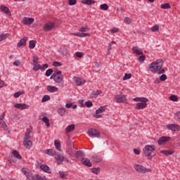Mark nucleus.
<instances>
[{
    "label": "nucleus",
    "instance_id": "nucleus-31",
    "mask_svg": "<svg viewBox=\"0 0 180 180\" xmlns=\"http://www.w3.org/2000/svg\"><path fill=\"white\" fill-rule=\"evenodd\" d=\"M12 154L13 157H15V158H18V160H22V155H20V153L18 152V150H13L12 152Z\"/></svg>",
    "mask_w": 180,
    "mask_h": 180
},
{
    "label": "nucleus",
    "instance_id": "nucleus-30",
    "mask_svg": "<svg viewBox=\"0 0 180 180\" xmlns=\"http://www.w3.org/2000/svg\"><path fill=\"white\" fill-rule=\"evenodd\" d=\"M106 110V106H101L98 110H96V115H100V113H103Z\"/></svg>",
    "mask_w": 180,
    "mask_h": 180
},
{
    "label": "nucleus",
    "instance_id": "nucleus-62",
    "mask_svg": "<svg viewBox=\"0 0 180 180\" xmlns=\"http://www.w3.org/2000/svg\"><path fill=\"white\" fill-rule=\"evenodd\" d=\"M59 175L60 176V178H65V176H67V174H65V173H64V172H59Z\"/></svg>",
    "mask_w": 180,
    "mask_h": 180
},
{
    "label": "nucleus",
    "instance_id": "nucleus-34",
    "mask_svg": "<svg viewBox=\"0 0 180 180\" xmlns=\"http://www.w3.org/2000/svg\"><path fill=\"white\" fill-rule=\"evenodd\" d=\"M75 157L77 159L79 158V157H85V153L82 150H78L75 153Z\"/></svg>",
    "mask_w": 180,
    "mask_h": 180
},
{
    "label": "nucleus",
    "instance_id": "nucleus-44",
    "mask_svg": "<svg viewBox=\"0 0 180 180\" xmlns=\"http://www.w3.org/2000/svg\"><path fill=\"white\" fill-rule=\"evenodd\" d=\"M25 94V91H18L13 94L14 98H19L20 95H23Z\"/></svg>",
    "mask_w": 180,
    "mask_h": 180
},
{
    "label": "nucleus",
    "instance_id": "nucleus-9",
    "mask_svg": "<svg viewBox=\"0 0 180 180\" xmlns=\"http://www.w3.org/2000/svg\"><path fill=\"white\" fill-rule=\"evenodd\" d=\"M167 129L172 131H179L180 126L176 124H169L166 125Z\"/></svg>",
    "mask_w": 180,
    "mask_h": 180
},
{
    "label": "nucleus",
    "instance_id": "nucleus-58",
    "mask_svg": "<svg viewBox=\"0 0 180 180\" xmlns=\"http://www.w3.org/2000/svg\"><path fill=\"white\" fill-rule=\"evenodd\" d=\"M124 21L125 23H128V25L131 23V19H130V18H129V17H126L124 18Z\"/></svg>",
    "mask_w": 180,
    "mask_h": 180
},
{
    "label": "nucleus",
    "instance_id": "nucleus-13",
    "mask_svg": "<svg viewBox=\"0 0 180 180\" xmlns=\"http://www.w3.org/2000/svg\"><path fill=\"white\" fill-rule=\"evenodd\" d=\"M14 108L16 109H20L21 110H25V109H29V105L25 103H16L14 105Z\"/></svg>",
    "mask_w": 180,
    "mask_h": 180
},
{
    "label": "nucleus",
    "instance_id": "nucleus-64",
    "mask_svg": "<svg viewBox=\"0 0 180 180\" xmlns=\"http://www.w3.org/2000/svg\"><path fill=\"white\" fill-rule=\"evenodd\" d=\"M176 120H180V112H177L175 115Z\"/></svg>",
    "mask_w": 180,
    "mask_h": 180
},
{
    "label": "nucleus",
    "instance_id": "nucleus-33",
    "mask_svg": "<svg viewBox=\"0 0 180 180\" xmlns=\"http://www.w3.org/2000/svg\"><path fill=\"white\" fill-rule=\"evenodd\" d=\"M82 4L84 5H94L95 4L94 0H82Z\"/></svg>",
    "mask_w": 180,
    "mask_h": 180
},
{
    "label": "nucleus",
    "instance_id": "nucleus-24",
    "mask_svg": "<svg viewBox=\"0 0 180 180\" xmlns=\"http://www.w3.org/2000/svg\"><path fill=\"white\" fill-rule=\"evenodd\" d=\"M101 94H102V91L101 90L93 91L90 94V97L98 98V96H99V95H101Z\"/></svg>",
    "mask_w": 180,
    "mask_h": 180
},
{
    "label": "nucleus",
    "instance_id": "nucleus-35",
    "mask_svg": "<svg viewBox=\"0 0 180 180\" xmlns=\"http://www.w3.org/2000/svg\"><path fill=\"white\" fill-rule=\"evenodd\" d=\"M41 120L42 122H44V123H45L47 127H50V120H49L47 117L46 116L43 117Z\"/></svg>",
    "mask_w": 180,
    "mask_h": 180
},
{
    "label": "nucleus",
    "instance_id": "nucleus-3",
    "mask_svg": "<svg viewBox=\"0 0 180 180\" xmlns=\"http://www.w3.org/2000/svg\"><path fill=\"white\" fill-rule=\"evenodd\" d=\"M143 154L148 158V160H153V153L155 151V146L148 145L146 146L143 150Z\"/></svg>",
    "mask_w": 180,
    "mask_h": 180
},
{
    "label": "nucleus",
    "instance_id": "nucleus-27",
    "mask_svg": "<svg viewBox=\"0 0 180 180\" xmlns=\"http://www.w3.org/2000/svg\"><path fill=\"white\" fill-rule=\"evenodd\" d=\"M58 113L60 116H65V113H67V109L64 108H60L58 109Z\"/></svg>",
    "mask_w": 180,
    "mask_h": 180
},
{
    "label": "nucleus",
    "instance_id": "nucleus-46",
    "mask_svg": "<svg viewBox=\"0 0 180 180\" xmlns=\"http://www.w3.org/2000/svg\"><path fill=\"white\" fill-rule=\"evenodd\" d=\"M0 126L4 129V130L7 129L8 126H6V124L5 123V121L1 120L0 121Z\"/></svg>",
    "mask_w": 180,
    "mask_h": 180
},
{
    "label": "nucleus",
    "instance_id": "nucleus-16",
    "mask_svg": "<svg viewBox=\"0 0 180 180\" xmlns=\"http://www.w3.org/2000/svg\"><path fill=\"white\" fill-rule=\"evenodd\" d=\"M85 82V79L81 77H75V83L76 84V85H77V86H81V85H84Z\"/></svg>",
    "mask_w": 180,
    "mask_h": 180
},
{
    "label": "nucleus",
    "instance_id": "nucleus-18",
    "mask_svg": "<svg viewBox=\"0 0 180 180\" xmlns=\"http://www.w3.org/2000/svg\"><path fill=\"white\" fill-rule=\"evenodd\" d=\"M0 10L4 13H6V15H7L8 16L12 15V13H11V10H9V8L5 6H1Z\"/></svg>",
    "mask_w": 180,
    "mask_h": 180
},
{
    "label": "nucleus",
    "instance_id": "nucleus-32",
    "mask_svg": "<svg viewBox=\"0 0 180 180\" xmlns=\"http://www.w3.org/2000/svg\"><path fill=\"white\" fill-rule=\"evenodd\" d=\"M54 144H55V147H56V150H58V151H61V142H60L57 140H55Z\"/></svg>",
    "mask_w": 180,
    "mask_h": 180
},
{
    "label": "nucleus",
    "instance_id": "nucleus-7",
    "mask_svg": "<svg viewBox=\"0 0 180 180\" xmlns=\"http://www.w3.org/2000/svg\"><path fill=\"white\" fill-rule=\"evenodd\" d=\"M134 168L135 170H136L137 172H139V174H146V172H151L150 169H147L141 165H135L134 166Z\"/></svg>",
    "mask_w": 180,
    "mask_h": 180
},
{
    "label": "nucleus",
    "instance_id": "nucleus-61",
    "mask_svg": "<svg viewBox=\"0 0 180 180\" xmlns=\"http://www.w3.org/2000/svg\"><path fill=\"white\" fill-rule=\"evenodd\" d=\"M53 67H61L62 64L60 62H53Z\"/></svg>",
    "mask_w": 180,
    "mask_h": 180
},
{
    "label": "nucleus",
    "instance_id": "nucleus-57",
    "mask_svg": "<svg viewBox=\"0 0 180 180\" xmlns=\"http://www.w3.org/2000/svg\"><path fill=\"white\" fill-rule=\"evenodd\" d=\"M79 105H80V108H85V104H84V99L79 100Z\"/></svg>",
    "mask_w": 180,
    "mask_h": 180
},
{
    "label": "nucleus",
    "instance_id": "nucleus-51",
    "mask_svg": "<svg viewBox=\"0 0 180 180\" xmlns=\"http://www.w3.org/2000/svg\"><path fill=\"white\" fill-rule=\"evenodd\" d=\"M91 172H93V174L98 175L99 174V168H92Z\"/></svg>",
    "mask_w": 180,
    "mask_h": 180
},
{
    "label": "nucleus",
    "instance_id": "nucleus-36",
    "mask_svg": "<svg viewBox=\"0 0 180 180\" xmlns=\"http://www.w3.org/2000/svg\"><path fill=\"white\" fill-rule=\"evenodd\" d=\"M161 153L165 155H172V154H174V150H161Z\"/></svg>",
    "mask_w": 180,
    "mask_h": 180
},
{
    "label": "nucleus",
    "instance_id": "nucleus-59",
    "mask_svg": "<svg viewBox=\"0 0 180 180\" xmlns=\"http://www.w3.org/2000/svg\"><path fill=\"white\" fill-rule=\"evenodd\" d=\"M49 68V65L45 63L42 66H41V71H44V70Z\"/></svg>",
    "mask_w": 180,
    "mask_h": 180
},
{
    "label": "nucleus",
    "instance_id": "nucleus-54",
    "mask_svg": "<svg viewBox=\"0 0 180 180\" xmlns=\"http://www.w3.org/2000/svg\"><path fill=\"white\" fill-rule=\"evenodd\" d=\"M77 4V0H69L70 6H72Z\"/></svg>",
    "mask_w": 180,
    "mask_h": 180
},
{
    "label": "nucleus",
    "instance_id": "nucleus-14",
    "mask_svg": "<svg viewBox=\"0 0 180 180\" xmlns=\"http://www.w3.org/2000/svg\"><path fill=\"white\" fill-rule=\"evenodd\" d=\"M132 51L136 56H142V54H144L143 50L137 46H134L132 48Z\"/></svg>",
    "mask_w": 180,
    "mask_h": 180
},
{
    "label": "nucleus",
    "instance_id": "nucleus-45",
    "mask_svg": "<svg viewBox=\"0 0 180 180\" xmlns=\"http://www.w3.org/2000/svg\"><path fill=\"white\" fill-rule=\"evenodd\" d=\"M89 30V28L88 27H82L79 29V32H82L84 33V32H88Z\"/></svg>",
    "mask_w": 180,
    "mask_h": 180
},
{
    "label": "nucleus",
    "instance_id": "nucleus-22",
    "mask_svg": "<svg viewBox=\"0 0 180 180\" xmlns=\"http://www.w3.org/2000/svg\"><path fill=\"white\" fill-rule=\"evenodd\" d=\"M134 102H142L144 103H147L148 102V98L145 97H136L134 98Z\"/></svg>",
    "mask_w": 180,
    "mask_h": 180
},
{
    "label": "nucleus",
    "instance_id": "nucleus-56",
    "mask_svg": "<svg viewBox=\"0 0 180 180\" xmlns=\"http://www.w3.org/2000/svg\"><path fill=\"white\" fill-rule=\"evenodd\" d=\"M76 57H78V58H82V57H84V53L77 52L76 53Z\"/></svg>",
    "mask_w": 180,
    "mask_h": 180
},
{
    "label": "nucleus",
    "instance_id": "nucleus-28",
    "mask_svg": "<svg viewBox=\"0 0 180 180\" xmlns=\"http://www.w3.org/2000/svg\"><path fill=\"white\" fill-rule=\"evenodd\" d=\"M92 160L94 162H101V161H102V158H101V156H98V155H94L92 156Z\"/></svg>",
    "mask_w": 180,
    "mask_h": 180
},
{
    "label": "nucleus",
    "instance_id": "nucleus-41",
    "mask_svg": "<svg viewBox=\"0 0 180 180\" xmlns=\"http://www.w3.org/2000/svg\"><path fill=\"white\" fill-rule=\"evenodd\" d=\"M33 70L34 71H39V70H41V65L33 64Z\"/></svg>",
    "mask_w": 180,
    "mask_h": 180
},
{
    "label": "nucleus",
    "instance_id": "nucleus-55",
    "mask_svg": "<svg viewBox=\"0 0 180 180\" xmlns=\"http://www.w3.org/2000/svg\"><path fill=\"white\" fill-rule=\"evenodd\" d=\"M29 169H26V168H22V174L26 176L27 175V174L29 173Z\"/></svg>",
    "mask_w": 180,
    "mask_h": 180
},
{
    "label": "nucleus",
    "instance_id": "nucleus-8",
    "mask_svg": "<svg viewBox=\"0 0 180 180\" xmlns=\"http://www.w3.org/2000/svg\"><path fill=\"white\" fill-rule=\"evenodd\" d=\"M115 99L117 103H127V98L126 95L119 94L115 96Z\"/></svg>",
    "mask_w": 180,
    "mask_h": 180
},
{
    "label": "nucleus",
    "instance_id": "nucleus-17",
    "mask_svg": "<svg viewBox=\"0 0 180 180\" xmlns=\"http://www.w3.org/2000/svg\"><path fill=\"white\" fill-rule=\"evenodd\" d=\"M27 37H24L22 39L20 40V41L17 44L18 48L22 47V46H26V43L27 42Z\"/></svg>",
    "mask_w": 180,
    "mask_h": 180
},
{
    "label": "nucleus",
    "instance_id": "nucleus-29",
    "mask_svg": "<svg viewBox=\"0 0 180 180\" xmlns=\"http://www.w3.org/2000/svg\"><path fill=\"white\" fill-rule=\"evenodd\" d=\"M45 153L46 154H47V155H51V156H54L56 154V150L53 149H46L45 150Z\"/></svg>",
    "mask_w": 180,
    "mask_h": 180
},
{
    "label": "nucleus",
    "instance_id": "nucleus-1",
    "mask_svg": "<svg viewBox=\"0 0 180 180\" xmlns=\"http://www.w3.org/2000/svg\"><path fill=\"white\" fill-rule=\"evenodd\" d=\"M164 65V60L162 59L157 60L148 65V68L151 72H158V74H162L160 77V81H165L167 79V75L164 74L165 70L162 69Z\"/></svg>",
    "mask_w": 180,
    "mask_h": 180
},
{
    "label": "nucleus",
    "instance_id": "nucleus-38",
    "mask_svg": "<svg viewBox=\"0 0 180 180\" xmlns=\"http://www.w3.org/2000/svg\"><path fill=\"white\" fill-rule=\"evenodd\" d=\"M36 41L34 40H30L29 42V47L30 49H34V47H36Z\"/></svg>",
    "mask_w": 180,
    "mask_h": 180
},
{
    "label": "nucleus",
    "instance_id": "nucleus-63",
    "mask_svg": "<svg viewBox=\"0 0 180 180\" xmlns=\"http://www.w3.org/2000/svg\"><path fill=\"white\" fill-rule=\"evenodd\" d=\"M13 64L14 65H15V67H19V65H20V61H19V60H15V61H14V62L13 63Z\"/></svg>",
    "mask_w": 180,
    "mask_h": 180
},
{
    "label": "nucleus",
    "instance_id": "nucleus-47",
    "mask_svg": "<svg viewBox=\"0 0 180 180\" xmlns=\"http://www.w3.org/2000/svg\"><path fill=\"white\" fill-rule=\"evenodd\" d=\"M47 101H50V96L49 95L44 96L41 99V102H47Z\"/></svg>",
    "mask_w": 180,
    "mask_h": 180
},
{
    "label": "nucleus",
    "instance_id": "nucleus-39",
    "mask_svg": "<svg viewBox=\"0 0 180 180\" xmlns=\"http://www.w3.org/2000/svg\"><path fill=\"white\" fill-rule=\"evenodd\" d=\"M9 37V34H0V41H2V40H5L6 39H8Z\"/></svg>",
    "mask_w": 180,
    "mask_h": 180
},
{
    "label": "nucleus",
    "instance_id": "nucleus-37",
    "mask_svg": "<svg viewBox=\"0 0 180 180\" xmlns=\"http://www.w3.org/2000/svg\"><path fill=\"white\" fill-rule=\"evenodd\" d=\"M160 8L162 9H171V5L169 3L161 4Z\"/></svg>",
    "mask_w": 180,
    "mask_h": 180
},
{
    "label": "nucleus",
    "instance_id": "nucleus-25",
    "mask_svg": "<svg viewBox=\"0 0 180 180\" xmlns=\"http://www.w3.org/2000/svg\"><path fill=\"white\" fill-rule=\"evenodd\" d=\"M73 34L74 36H77V37H88L89 36V33L84 32H75Z\"/></svg>",
    "mask_w": 180,
    "mask_h": 180
},
{
    "label": "nucleus",
    "instance_id": "nucleus-48",
    "mask_svg": "<svg viewBox=\"0 0 180 180\" xmlns=\"http://www.w3.org/2000/svg\"><path fill=\"white\" fill-rule=\"evenodd\" d=\"M51 74H53V69H48L46 71L45 75H46V77H50V75H51Z\"/></svg>",
    "mask_w": 180,
    "mask_h": 180
},
{
    "label": "nucleus",
    "instance_id": "nucleus-52",
    "mask_svg": "<svg viewBox=\"0 0 180 180\" xmlns=\"http://www.w3.org/2000/svg\"><path fill=\"white\" fill-rule=\"evenodd\" d=\"M145 60H146V56L143 54L139 58V63H144Z\"/></svg>",
    "mask_w": 180,
    "mask_h": 180
},
{
    "label": "nucleus",
    "instance_id": "nucleus-2",
    "mask_svg": "<svg viewBox=\"0 0 180 180\" xmlns=\"http://www.w3.org/2000/svg\"><path fill=\"white\" fill-rule=\"evenodd\" d=\"M50 78L51 79H53L58 84V86H64V77H63L61 71L55 72Z\"/></svg>",
    "mask_w": 180,
    "mask_h": 180
},
{
    "label": "nucleus",
    "instance_id": "nucleus-50",
    "mask_svg": "<svg viewBox=\"0 0 180 180\" xmlns=\"http://www.w3.org/2000/svg\"><path fill=\"white\" fill-rule=\"evenodd\" d=\"M170 101H173V102H176L178 101V96L175 95H172L169 97Z\"/></svg>",
    "mask_w": 180,
    "mask_h": 180
},
{
    "label": "nucleus",
    "instance_id": "nucleus-11",
    "mask_svg": "<svg viewBox=\"0 0 180 180\" xmlns=\"http://www.w3.org/2000/svg\"><path fill=\"white\" fill-rule=\"evenodd\" d=\"M171 140V137L169 136H162L158 140V144L159 146H162V144H165L167 141H169Z\"/></svg>",
    "mask_w": 180,
    "mask_h": 180
},
{
    "label": "nucleus",
    "instance_id": "nucleus-5",
    "mask_svg": "<svg viewBox=\"0 0 180 180\" xmlns=\"http://www.w3.org/2000/svg\"><path fill=\"white\" fill-rule=\"evenodd\" d=\"M44 32H51L53 29H56V22L53 21H48L44 25Z\"/></svg>",
    "mask_w": 180,
    "mask_h": 180
},
{
    "label": "nucleus",
    "instance_id": "nucleus-15",
    "mask_svg": "<svg viewBox=\"0 0 180 180\" xmlns=\"http://www.w3.org/2000/svg\"><path fill=\"white\" fill-rule=\"evenodd\" d=\"M33 22H34V18L25 17L22 19V23H23V25H32V23H33Z\"/></svg>",
    "mask_w": 180,
    "mask_h": 180
},
{
    "label": "nucleus",
    "instance_id": "nucleus-49",
    "mask_svg": "<svg viewBox=\"0 0 180 180\" xmlns=\"http://www.w3.org/2000/svg\"><path fill=\"white\" fill-rule=\"evenodd\" d=\"M32 61H33V64H39V58L37 57V56H34L32 57Z\"/></svg>",
    "mask_w": 180,
    "mask_h": 180
},
{
    "label": "nucleus",
    "instance_id": "nucleus-20",
    "mask_svg": "<svg viewBox=\"0 0 180 180\" xmlns=\"http://www.w3.org/2000/svg\"><path fill=\"white\" fill-rule=\"evenodd\" d=\"M40 169H41V171H44V172H46V174L51 173V169H50V167H49L47 165H41Z\"/></svg>",
    "mask_w": 180,
    "mask_h": 180
},
{
    "label": "nucleus",
    "instance_id": "nucleus-60",
    "mask_svg": "<svg viewBox=\"0 0 180 180\" xmlns=\"http://www.w3.org/2000/svg\"><path fill=\"white\" fill-rule=\"evenodd\" d=\"M37 180H49L46 176H40L38 174V179Z\"/></svg>",
    "mask_w": 180,
    "mask_h": 180
},
{
    "label": "nucleus",
    "instance_id": "nucleus-53",
    "mask_svg": "<svg viewBox=\"0 0 180 180\" xmlns=\"http://www.w3.org/2000/svg\"><path fill=\"white\" fill-rule=\"evenodd\" d=\"M152 32H158L160 30V27L158 25H155L151 27Z\"/></svg>",
    "mask_w": 180,
    "mask_h": 180
},
{
    "label": "nucleus",
    "instance_id": "nucleus-19",
    "mask_svg": "<svg viewBox=\"0 0 180 180\" xmlns=\"http://www.w3.org/2000/svg\"><path fill=\"white\" fill-rule=\"evenodd\" d=\"M82 163L83 165H86V167H92V162H91V160L88 158H82Z\"/></svg>",
    "mask_w": 180,
    "mask_h": 180
},
{
    "label": "nucleus",
    "instance_id": "nucleus-43",
    "mask_svg": "<svg viewBox=\"0 0 180 180\" xmlns=\"http://www.w3.org/2000/svg\"><path fill=\"white\" fill-rule=\"evenodd\" d=\"M93 105L94 103L91 101H88L84 103V106H86V108H91Z\"/></svg>",
    "mask_w": 180,
    "mask_h": 180
},
{
    "label": "nucleus",
    "instance_id": "nucleus-23",
    "mask_svg": "<svg viewBox=\"0 0 180 180\" xmlns=\"http://www.w3.org/2000/svg\"><path fill=\"white\" fill-rule=\"evenodd\" d=\"M46 90L50 92L51 94H53L54 92H57L58 91V88L54 86H50L48 85L46 86Z\"/></svg>",
    "mask_w": 180,
    "mask_h": 180
},
{
    "label": "nucleus",
    "instance_id": "nucleus-26",
    "mask_svg": "<svg viewBox=\"0 0 180 180\" xmlns=\"http://www.w3.org/2000/svg\"><path fill=\"white\" fill-rule=\"evenodd\" d=\"M75 130V124H70L68 125L66 129H65V133H71V131Z\"/></svg>",
    "mask_w": 180,
    "mask_h": 180
},
{
    "label": "nucleus",
    "instance_id": "nucleus-21",
    "mask_svg": "<svg viewBox=\"0 0 180 180\" xmlns=\"http://www.w3.org/2000/svg\"><path fill=\"white\" fill-rule=\"evenodd\" d=\"M147 108V103H138L136 105L135 109L140 110L141 109H144Z\"/></svg>",
    "mask_w": 180,
    "mask_h": 180
},
{
    "label": "nucleus",
    "instance_id": "nucleus-40",
    "mask_svg": "<svg viewBox=\"0 0 180 180\" xmlns=\"http://www.w3.org/2000/svg\"><path fill=\"white\" fill-rule=\"evenodd\" d=\"M100 8L101 11H108V9H109V6L106 4H103L100 6Z\"/></svg>",
    "mask_w": 180,
    "mask_h": 180
},
{
    "label": "nucleus",
    "instance_id": "nucleus-4",
    "mask_svg": "<svg viewBox=\"0 0 180 180\" xmlns=\"http://www.w3.org/2000/svg\"><path fill=\"white\" fill-rule=\"evenodd\" d=\"M30 133H32V129L29 128L25 132V138L23 141V144L26 148H30L33 146V142L30 141Z\"/></svg>",
    "mask_w": 180,
    "mask_h": 180
},
{
    "label": "nucleus",
    "instance_id": "nucleus-42",
    "mask_svg": "<svg viewBox=\"0 0 180 180\" xmlns=\"http://www.w3.org/2000/svg\"><path fill=\"white\" fill-rule=\"evenodd\" d=\"M131 78V74L130 73H126L124 76L123 77V80L126 81L127 79H130Z\"/></svg>",
    "mask_w": 180,
    "mask_h": 180
},
{
    "label": "nucleus",
    "instance_id": "nucleus-12",
    "mask_svg": "<svg viewBox=\"0 0 180 180\" xmlns=\"http://www.w3.org/2000/svg\"><path fill=\"white\" fill-rule=\"evenodd\" d=\"M27 179L28 180H38L39 179V174L33 175L30 171H28L27 174L25 176Z\"/></svg>",
    "mask_w": 180,
    "mask_h": 180
},
{
    "label": "nucleus",
    "instance_id": "nucleus-6",
    "mask_svg": "<svg viewBox=\"0 0 180 180\" xmlns=\"http://www.w3.org/2000/svg\"><path fill=\"white\" fill-rule=\"evenodd\" d=\"M87 134L91 139L99 138L101 136V132L96 129H89L87 131Z\"/></svg>",
    "mask_w": 180,
    "mask_h": 180
},
{
    "label": "nucleus",
    "instance_id": "nucleus-10",
    "mask_svg": "<svg viewBox=\"0 0 180 180\" xmlns=\"http://www.w3.org/2000/svg\"><path fill=\"white\" fill-rule=\"evenodd\" d=\"M55 160H56L57 164L58 165H61V164H63V162H64V155H63V154L56 153L55 154Z\"/></svg>",
    "mask_w": 180,
    "mask_h": 180
}]
</instances>
